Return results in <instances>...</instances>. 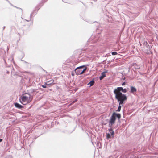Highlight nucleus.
Here are the masks:
<instances>
[{"instance_id": "nucleus-23", "label": "nucleus", "mask_w": 158, "mask_h": 158, "mask_svg": "<svg viewBox=\"0 0 158 158\" xmlns=\"http://www.w3.org/2000/svg\"><path fill=\"white\" fill-rule=\"evenodd\" d=\"M27 21H29V20H27Z\"/></svg>"}, {"instance_id": "nucleus-15", "label": "nucleus", "mask_w": 158, "mask_h": 158, "mask_svg": "<svg viewBox=\"0 0 158 158\" xmlns=\"http://www.w3.org/2000/svg\"><path fill=\"white\" fill-rule=\"evenodd\" d=\"M117 54V53L116 52H112V54L113 55H116Z\"/></svg>"}, {"instance_id": "nucleus-21", "label": "nucleus", "mask_w": 158, "mask_h": 158, "mask_svg": "<svg viewBox=\"0 0 158 158\" xmlns=\"http://www.w3.org/2000/svg\"><path fill=\"white\" fill-rule=\"evenodd\" d=\"M5 26H4V27H3V29H4L5 28Z\"/></svg>"}, {"instance_id": "nucleus-16", "label": "nucleus", "mask_w": 158, "mask_h": 158, "mask_svg": "<svg viewBox=\"0 0 158 158\" xmlns=\"http://www.w3.org/2000/svg\"><path fill=\"white\" fill-rule=\"evenodd\" d=\"M42 86L44 88H46V86L45 85H42Z\"/></svg>"}, {"instance_id": "nucleus-8", "label": "nucleus", "mask_w": 158, "mask_h": 158, "mask_svg": "<svg viewBox=\"0 0 158 158\" xmlns=\"http://www.w3.org/2000/svg\"><path fill=\"white\" fill-rule=\"evenodd\" d=\"M106 72H103L101 74V75L99 77V79L100 80H102L103 78L106 76L105 74Z\"/></svg>"}, {"instance_id": "nucleus-1", "label": "nucleus", "mask_w": 158, "mask_h": 158, "mask_svg": "<svg viewBox=\"0 0 158 158\" xmlns=\"http://www.w3.org/2000/svg\"><path fill=\"white\" fill-rule=\"evenodd\" d=\"M114 93L115 94V98L119 102V104H123L124 101L127 99V97L125 94H123L121 92H116V90H114Z\"/></svg>"}, {"instance_id": "nucleus-2", "label": "nucleus", "mask_w": 158, "mask_h": 158, "mask_svg": "<svg viewBox=\"0 0 158 158\" xmlns=\"http://www.w3.org/2000/svg\"><path fill=\"white\" fill-rule=\"evenodd\" d=\"M33 97L29 94L26 93L23 94L21 97V99H20V102L23 105H26L30 102L32 100Z\"/></svg>"}, {"instance_id": "nucleus-11", "label": "nucleus", "mask_w": 158, "mask_h": 158, "mask_svg": "<svg viewBox=\"0 0 158 158\" xmlns=\"http://www.w3.org/2000/svg\"><path fill=\"white\" fill-rule=\"evenodd\" d=\"M106 138L107 139H110L111 138V136L112 135L110 134V133H106Z\"/></svg>"}, {"instance_id": "nucleus-17", "label": "nucleus", "mask_w": 158, "mask_h": 158, "mask_svg": "<svg viewBox=\"0 0 158 158\" xmlns=\"http://www.w3.org/2000/svg\"><path fill=\"white\" fill-rule=\"evenodd\" d=\"M125 84V82H123L122 84V85H124Z\"/></svg>"}, {"instance_id": "nucleus-9", "label": "nucleus", "mask_w": 158, "mask_h": 158, "mask_svg": "<svg viewBox=\"0 0 158 158\" xmlns=\"http://www.w3.org/2000/svg\"><path fill=\"white\" fill-rule=\"evenodd\" d=\"M113 114H114V116H115V118H116V117H117L118 119L120 118L121 117V116L120 114H116L115 113H114Z\"/></svg>"}, {"instance_id": "nucleus-7", "label": "nucleus", "mask_w": 158, "mask_h": 158, "mask_svg": "<svg viewBox=\"0 0 158 158\" xmlns=\"http://www.w3.org/2000/svg\"><path fill=\"white\" fill-rule=\"evenodd\" d=\"M15 106L16 107L19 109H21L23 107V106L17 103H15Z\"/></svg>"}, {"instance_id": "nucleus-13", "label": "nucleus", "mask_w": 158, "mask_h": 158, "mask_svg": "<svg viewBox=\"0 0 158 158\" xmlns=\"http://www.w3.org/2000/svg\"><path fill=\"white\" fill-rule=\"evenodd\" d=\"M121 104H119V106H118V109L117 110V111L119 112V111H120V110H121V107H122V106H121Z\"/></svg>"}, {"instance_id": "nucleus-4", "label": "nucleus", "mask_w": 158, "mask_h": 158, "mask_svg": "<svg viewBox=\"0 0 158 158\" xmlns=\"http://www.w3.org/2000/svg\"><path fill=\"white\" fill-rule=\"evenodd\" d=\"M114 114H113L110 117V119L109 121L110 125L112 126L115 123L116 118L115 116H114Z\"/></svg>"}, {"instance_id": "nucleus-5", "label": "nucleus", "mask_w": 158, "mask_h": 158, "mask_svg": "<svg viewBox=\"0 0 158 158\" xmlns=\"http://www.w3.org/2000/svg\"><path fill=\"white\" fill-rule=\"evenodd\" d=\"M114 90H116V92H121L120 91H122V92L125 93L127 91L126 89H123L122 87H118Z\"/></svg>"}, {"instance_id": "nucleus-24", "label": "nucleus", "mask_w": 158, "mask_h": 158, "mask_svg": "<svg viewBox=\"0 0 158 158\" xmlns=\"http://www.w3.org/2000/svg\"><path fill=\"white\" fill-rule=\"evenodd\" d=\"M95 40H94V41H95Z\"/></svg>"}, {"instance_id": "nucleus-18", "label": "nucleus", "mask_w": 158, "mask_h": 158, "mask_svg": "<svg viewBox=\"0 0 158 158\" xmlns=\"http://www.w3.org/2000/svg\"><path fill=\"white\" fill-rule=\"evenodd\" d=\"M2 140V139H0V142H1Z\"/></svg>"}, {"instance_id": "nucleus-19", "label": "nucleus", "mask_w": 158, "mask_h": 158, "mask_svg": "<svg viewBox=\"0 0 158 158\" xmlns=\"http://www.w3.org/2000/svg\"><path fill=\"white\" fill-rule=\"evenodd\" d=\"M32 16V15H30V19H31V17Z\"/></svg>"}, {"instance_id": "nucleus-10", "label": "nucleus", "mask_w": 158, "mask_h": 158, "mask_svg": "<svg viewBox=\"0 0 158 158\" xmlns=\"http://www.w3.org/2000/svg\"><path fill=\"white\" fill-rule=\"evenodd\" d=\"M109 133L110 135H112V136H113L114 135V131L111 128L109 129Z\"/></svg>"}, {"instance_id": "nucleus-6", "label": "nucleus", "mask_w": 158, "mask_h": 158, "mask_svg": "<svg viewBox=\"0 0 158 158\" xmlns=\"http://www.w3.org/2000/svg\"><path fill=\"white\" fill-rule=\"evenodd\" d=\"M136 89L133 86H131V87L130 92L133 94H134V92H136Z\"/></svg>"}, {"instance_id": "nucleus-12", "label": "nucleus", "mask_w": 158, "mask_h": 158, "mask_svg": "<svg viewBox=\"0 0 158 158\" xmlns=\"http://www.w3.org/2000/svg\"><path fill=\"white\" fill-rule=\"evenodd\" d=\"M94 83V81H90L88 85H89L90 86H92Z\"/></svg>"}, {"instance_id": "nucleus-20", "label": "nucleus", "mask_w": 158, "mask_h": 158, "mask_svg": "<svg viewBox=\"0 0 158 158\" xmlns=\"http://www.w3.org/2000/svg\"><path fill=\"white\" fill-rule=\"evenodd\" d=\"M50 81H52L53 82V80H51Z\"/></svg>"}, {"instance_id": "nucleus-22", "label": "nucleus", "mask_w": 158, "mask_h": 158, "mask_svg": "<svg viewBox=\"0 0 158 158\" xmlns=\"http://www.w3.org/2000/svg\"><path fill=\"white\" fill-rule=\"evenodd\" d=\"M47 85H49V84H47Z\"/></svg>"}, {"instance_id": "nucleus-3", "label": "nucleus", "mask_w": 158, "mask_h": 158, "mask_svg": "<svg viewBox=\"0 0 158 158\" xmlns=\"http://www.w3.org/2000/svg\"><path fill=\"white\" fill-rule=\"evenodd\" d=\"M84 67L85 66L83 65L80 66L76 68L74 70V71L76 73V74L77 75L81 74V69Z\"/></svg>"}, {"instance_id": "nucleus-14", "label": "nucleus", "mask_w": 158, "mask_h": 158, "mask_svg": "<svg viewBox=\"0 0 158 158\" xmlns=\"http://www.w3.org/2000/svg\"><path fill=\"white\" fill-rule=\"evenodd\" d=\"M86 69V68H85L83 70H81V74H83Z\"/></svg>"}]
</instances>
